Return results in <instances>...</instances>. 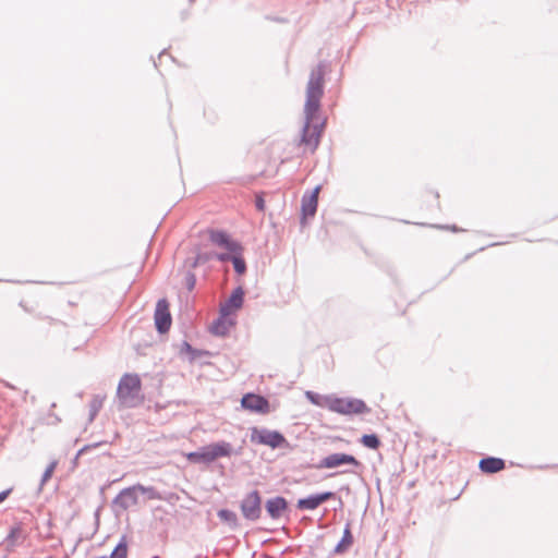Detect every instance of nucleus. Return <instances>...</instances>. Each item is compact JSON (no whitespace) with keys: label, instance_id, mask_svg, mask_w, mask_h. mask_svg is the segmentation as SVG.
I'll return each mask as SVG.
<instances>
[{"label":"nucleus","instance_id":"f257e3e1","mask_svg":"<svg viewBox=\"0 0 558 558\" xmlns=\"http://www.w3.org/2000/svg\"><path fill=\"white\" fill-rule=\"evenodd\" d=\"M326 71L325 64H318L312 70L306 84L304 104L305 123L298 142V148L302 157L313 155L316 151L325 129L326 120L320 116V100L324 96Z\"/></svg>","mask_w":558,"mask_h":558},{"label":"nucleus","instance_id":"9b49d317","mask_svg":"<svg viewBox=\"0 0 558 558\" xmlns=\"http://www.w3.org/2000/svg\"><path fill=\"white\" fill-rule=\"evenodd\" d=\"M320 186H316L308 195H304L302 198V216L303 220L312 218L316 214L318 205V195Z\"/></svg>","mask_w":558,"mask_h":558},{"label":"nucleus","instance_id":"0eeeda50","mask_svg":"<svg viewBox=\"0 0 558 558\" xmlns=\"http://www.w3.org/2000/svg\"><path fill=\"white\" fill-rule=\"evenodd\" d=\"M241 405L247 411L259 414H268L271 411L268 400L255 393L244 395L241 399Z\"/></svg>","mask_w":558,"mask_h":558},{"label":"nucleus","instance_id":"aec40b11","mask_svg":"<svg viewBox=\"0 0 558 558\" xmlns=\"http://www.w3.org/2000/svg\"><path fill=\"white\" fill-rule=\"evenodd\" d=\"M363 446L376 450L380 446V440L375 434L363 435L361 438Z\"/></svg>","mask_w":558,"mask_h":558},{"label":"nucleus","instance_id":"a211bd4d","mask_svg":"<svg viewBox=\"0 0 558 558\" xmlns=\"http://www.w3.org/2000/svg\"><path fill=\"white\" fill-rule=\"evenodd\" d=\"M353 543V536L351 534V531H350V526L348 525L345 529H344V532H343V536L341 538V541L339 542V544L336 546V553H343Z\"/></svg>","mask_w":558,"mask_h":558},{"label":"nucleus","instance_id":"7ed1b4c3","mask_svg":"<svg viewBox=\"0 0 558 558\" xmlns=\"http://www.w3.org/2000/svg\"><path fill=\"white\" fill-rule=\"evenodd\" d=\"M142 390V380L137 374H124L117 388L118 399L126 405H133L140 399Z\"/></svg>","mask_w":558,"mask_h":558},{"label":"nucleus","instance_id":"c756f323","mask_svg":"<svg viewBox=\"0 0 558 558\" xmlns=\"http://www.w3.org/2000/svg\"><path fill=\"white\" fill-rule=\"evenodd\" d=\"M50 416H51L53 420L48 421V423H49V424H57V423H60V422H61V418H60V417H58L57 415H54V414H52V413H51V414H50Z\"/></svg>","mask_w":558,"mask_h":558},{"label":"nucleus","instance_id":"39448f33","mask_svg":"<svg viewBox=\"0 0 558 558\" xmlns=\"http://www.w3.org/2000/svg\"><path fill=\"white\" fill-rule=\"evenodd\" d=\"M251 441L275 449L281 447L286 442V438L279 432L253 427L251 429Z\"/></svg>","mask_w":558,"mask_h":558},{"label":"nucleus","instance_id":"2eb2a0df","mask_svg":"<svg viewBox=\"0 0 558 558\" xmlns=\"http://www.w3.org/2000/svg\"><path fill=\"white\" fill-rule=\"evenodd\" d=\"M288 507L283 497H276L266 502V510L272 519L280 518Z\"/></svg>","mask_w":558,"mask_h":558},{"label":"nucleus","instance_id":"4be33fe9","mask_svg":"<svg viewBox=\"0 0 558 558\" xmlns=\"http://www.w3.org/2000/svg\"><path fill=\"white\" fill-rule=\"evenodd\" d=\"M128 546L125 543H120L111 554V558H126Z\"/></svg>","mask_w":558,"mask_h":558},{"label":"nucleus","instance_id":"9d476101","mask_svg":"<svg viewBox=\"0 0 558 558\" xmlns=\"http://www.w3.org/2000/svg\"><path fill=\"white\" fill-rule=\"evenodd\" d=\"M209 240L221 247H225L230 253H242L243 248L242 246L235 242L232 241L229 235L226 232L222 231H210L209 232Z\"/></svg>","mask_w":558,"mask_h":558},{"label":"nucleus","instance_id":"1a4fd4ad","mask_svg":"<svg viewBox=\"0 0 558 558\" xmlns=\"http://www.w3.org/2000/svg\"><path fill=\"white\" fill-rule=\"evenodd\" d=\"M360 462L355 459V457L347 453H332L325 457L318 468L320 469H335L341 465H353L355 468L360 466Z\"/></svg>","mask_w":558,"mask_h":558},{"label":"nucleus","instance_id":"4468645a","mask_svg":"<svg viewBox=\"0 0 558 558\" xmlns=\"http://www.w3.org/2000/svg\"><path fill=\"white\" fill-rule=\"evenodd\" d=\"M234 324L235 322L231 318V315H223L220 313L219 318L211 325L210 330L217 336H225L230 331Z\"/></svg>","mask_w":558,"mask_h":558},{"label":"nucleus","instance_id":"f03ea898","mask_svg":"<svg viewBox=\"0 0 558 558\" xmlns=\"http://www.w3.org/2000/svg\"><path fill=\"white\" fill-rule=\"evenodd\" d=\"M232 446L220 441L202 447L199 450L186 454V459L193 463H211L215 460L231 456Z\"/></svg>","mask_w":558,"mask_h":558},{"label":"nucleus","instance_id":"cd10ccee","mask_svg":"<svg viewBox=\"0 0 558 558\" xmlns=\"http://www.w3.org/2000/svg\"><path fill=\"white\" fill-rule=\"evenodd\" d=\"M306 397L311 400L312 403L320 405V402L318 401V396L315 393L307 391Z\"/></svg>","mask_w":558,"mask_h":558},{"label":"nucleus","instance_id":"412c9836","mask_svg":"<svg viewBox=\"0 0 558 558\" xmlns=\"http://www.w3.org/2000/svg\"><path fill=\"white\" fill-rule=\"evenodd\" d=\"M232 254H233V256L231 259L233 263L234 270L239 275H243L246 270V264H245V260L241 256L242 253H232Z\"/></svg>","mask_w":558,"mask_h":558},{"label":"nucleus","instance_id":"b1692460","mask_svg":"<svg viewBox=\"0 0 558 558\" xmlns=\"http://www.w3.org/2000/svg\"><path fill=\"white\" fill-rule=\"evenodd\" d=\"M220 519L225 521H235V513L226 509H222L218 512Z\"/></svg>","mask_w":558,"mask_h":558},{"label":"nucleus","instance_id":"7c9ffc66","mask_svg":"<svg viewBox=\"0 0 558 558\" xmlns=\"http://www.w3.org/2000/svg\"><path fill=\"white\" fill-rule=\"evenodd\" d=\"M20 533V529H13L10 533V537L14 538Z\"/></svg>","mask_w":558,"mask_h":558},{"label":"nucleus","instance_id":"6e6552de","mask_svg":"<svg viewBox=\"0 0 558 558\" xmlns=\"http://www.w3.org/2000/svg\"><path fill=\"white\" fill-rule=\"evenodd\" d=\"M258 492L254 490L247 494L241 504L243 515L248 520H257L262 512Z\"/></svg>","mask_w":558,"mask_h":558},{"label":"nucleus","instance_id":"6ab92c4d","mask_svg":"<svg viewBox=\"0 0 558 558\" xmlns=\"http://www.w3.org/2000/svg\"><path fill=\"white\" fill-rule=\"evenodd\" d=\"M106 400V396L105 395H96L93 397V399L90 400V403H89V408H90V418L93 420L97 413L100 411V409L102 408L104 405V402Z\"/></svg>","mask_w":558,"mask_h":558},{"label":"nucleus","instance_id":"f8f14e48","mask_svg":"<svg viewBox=\"0 0 558 558\" xmlns=\"http://www.w3.org/2000/svg\"><path fill=\"white\" fill-rule=\"evenodd\" d=\"M244 292L241 288L233 291L229 300L221 305L220 313L223 315H232L242 307Z\"/></svg>","mask_w":558,"mask_h":558},{"label":"nucleus","instance_id":"473e14b6","mask_svg":"<svg viewBox=\"0 0 558 558\" xmlns=\"http://www.w3.org/2000/svg\"><path fill=\"white\" fill-rule=\"evenodd\" d=\"M217 257H218V259H220V260H227V259H229V255H228V254H219Z\"/></svg>","mask_w":558,"mask_h":558},{"label":"nucleus","instance_id":"2f4dec72","mask_svg":"<svg viewBox=\"0 0 558 558\" xmlns=\"http://www.w3.org/2000/svg\"><path fill=\"white\" fill-rule=\"evenodd\" d=\"M207 259H208V257L197 256V257H196V260H195V265H196V264H198V263H203V262H205V260H207Z\"/></svg>","mask_w":558,"mask_h":558},{"label":"nucleus","instance_id":"423d86ee","mask_svg":"<svg viewBox=\"0 0 558 558\" xmlns=\"http://www.w3.org/2000/svg\"><path fill=\"white\" fill-rule=\"evenodd\" d=\"M154 319L156 328L160 333H165L170 329L172 318L167 300L162 299L157 302Z\"/></svg>","mask_w":558,"mask_h":558},{"label":"nucleus","instance_id":"c85d7f7f","mask_svg":"<svg viewBox=\"0 0 558 558\" xmlns=\"http://www.w3.org/2000/svg\"><path fill=\"white\" fill-rule=\"evenodd\" d=\"M11 492H12V489L9 488V489L0 493V504L8 498V496L10 495Z\"/></svg>","mask_w":558,"mask_h":558},{"label":"nucleus","instance_id":"20e7f679","mask_svg":"<svg viewBox=\"0 0 558 558\" xmlns=\"http://www.w3.org/2000/svg\"><path fill=\"white\" fill-rule=\"evenodd\" d=\"M326 405L330 411L344 415L362 414L368 411L364 401L352 398L328 399Z\"/></svg>","mask_w":558,"mask_h":558},{"label":"nucleus","instance_id":"72a5a7b5","mask_svg":"<svg viewBox=\"0 0 558 558\" xmlns=\"http://www.w3.org/2000/svg\"><path fill=\"white\" fill-rule=\"evenodd\" d=\"M450 230H452V231H454V232L460 231V230H459L458 228H456V227L450 228Z\"/></svg>","mask_w":558,"mask_h":558},{"label":"nucleus","instance_id":"a878e982","mask_svg":"<svg viewBox=\"0 0 558 558\" xmlns=\"http://www.w3.org/2000/svg\"><path fill=\"white\" fill-rule=\"evenodd\" d=\"M195 276L194 274H189L187 277H186V284H187V288L189 290H192L195 286Z\"/></svg>","mask_w":558,"mask_h":558},{"label":"nucleus","instance_id":"dca6fc26","mask_svg":"<svg viewBox=\"0 0 558 558\" xmlns=\"http://www.w3.org/2000/svg\"><path fill=\"white\" fill-rule=\"evenodd\" d=\"M505 461L499 458H485L480 461V469L484 473H497L505 469Z\"/></svg>","mask_w":558,"mask_h":558},{"label":"nucleus","instance_id":"f3484780","mask_svg":"<svg viewBox=\"0 0 558 558\" xmlns=\"http://www.w3.org/2000/svg\"><path fill=\"white\" fill-rule=\"evenodd\" d=\"M260 161L267 163V167L263 168L260 171L262 175H275L278 173L280 163L276 162L270 155H263Z\"/></svg>","mask_w":558,"mask_h":558},{"label":"nucleus","instance_id":"ddd939ff","mask_svg":"<svg viewBox=\"0 0 558 558\" xmlns=\"http://www.w3.org/2000/svg\"><path fill=\"white\" fill-rule=\"evenodd\" d=\"M333 496H335L333 493L326 492V493H323V494H318V495H315V496H310L307 498L300 499L298 501L296 506L301 510H314L318 506H320L323 502L333 498Z\"/></svg>","mask_w":558,"mask_h":558},{"label":"nucleus","instance_id":"5701e85b","mask_svg":"<svg viewBox=\"0 0 558 558\" xmlns=\"http://www.w3.org/2000/svg\"><path fill=\"white\" fill-rule=\"evenodd\" d=\"M151 490H153L151 488H146V487H144L142 485H137V486H134L132 488L126 489L123 493V495L124 496H132L133 498H135V493L136 492H141L142 494H146V493L151 492Z\"/></svg>","mask_w":558,"mask_h":558},{"label":"nucleus","instance_id":"393cba45","mask_svg":"<svg viewBox=\"0 0 558 558\" xmlns=\"http://www.w3.org/2000/svg\"><path fill=\"white\" fill-rule=\"evenodd\" d=\"M54 469H56V462H52L45 471L44 475H43V482H47L53 474L54 472Z\"/></svg>","mask_w":558,"mask_h":558},{"label":"nucleus","instance_id":"bb28decb","mask_svg":"<svg viewBox=\"0 0 558 558\" xmlns=\"http://www.w3.org/2000/svg\"><path fill=\"white\" fill-rule=\"evenodd\" d=\"M255 205H256V208L259 210V211H264L265 210V201L263 197L258 196L256 198V202H255Z\"/></svg>","mask_w":558,"mask_h":558}]
</instances>
